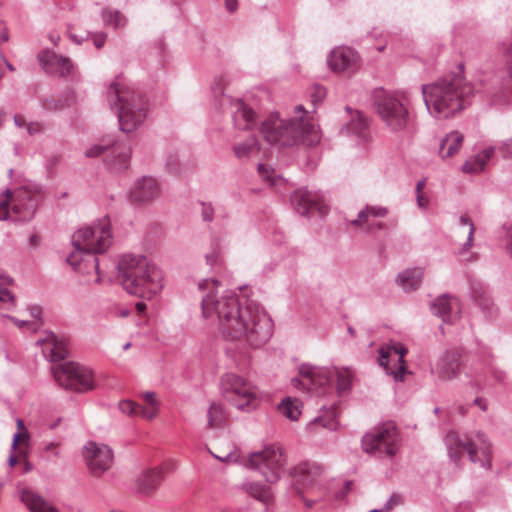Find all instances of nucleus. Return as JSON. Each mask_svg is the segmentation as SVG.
Returning <instances> with one entry per match:
<instances>
[{"label":"nucleus","instance_id":"obj_18","mask_svg":"<svg viewBox=\"0 0 512 512\" xmlns=\"http://www.w3.org/2000/svg\"><path fill=\"white\" fill-rule=\"evenodd\" d=\"M388 213L389 209L385 206L366 205L359 211L357 218L352 220L350 224L363 230L367 234H373L376 231L385 229V224L375 219L384 218Z\"/></svg>","mask_w":512,"mask_h":512},{"label":"nucleus","instance_id":"obj_2","mask_svg":"<svg viewBox=\"0 0 512 512\" xmlns=\"http://www.w3.org/2000/svg\"><path fill=\"white\" fill-rule=\"evenodd\" d=\"M111 242L110 220L105 216L98 223L81 228L72 235L74 250L68 256L67 262L81 273H90L94 270L99 274V261L96 255L104 253Z\"/></svg>","mask_w":512,"mask_h":512},{"label":"nucleus","instance_id":"obj_44","mask_svg":"<svg viewBox=\"0 0 512 512\" xmlns=\"http://www.w3.org/2000/svg\"><path fill=\"white\" fill-rule=\"evenodd\" d=\"M12 199L11 191L6 189L4 194L0 196V220H6L9 215V203Z\"/></svg>","mask_w":512,"mask_h":512},{"label":"nucleus","instance_id":"obj_35","mask_svg":"<svg viewBox=\"0 0 512 512\" xmlns=\"http://www.w3.org/2000/svg\"><path fill=\"white\" fill-rule=\"evenodd\" d=\"M302 403L297 398L286 397L278 405L279 412L291 421L298 420L301 415Z\"/></svg>","mask_w":512,"mask_h":512},{"label":"nucleus","instance_id":"obj_24","mask_svg":"<svg viewBox=\"0 0 512 512\" xmlns=\"http://www.w3.org/2000/svg\"><path fill=\"white\" fill-rule=\"evenodd\" d=\"M431 309L436 316L446 323H452L458 317L460 311L457 300L448 295L437 297L433 301Z\"/></svg>","mask_w":512,"mask_h":512},{"label":"nucleus","instance_id":"obj_30","mask_svg":"<svg viewBox=\"0 0 512 512\" xmlns=\"http://www.w3.org/2000/svg\"><path fill=\"white\" fill-rule=\"evenodd\" d=\"M423 279V270L421 268L407 269L398 274L397 283L405 291L416 290Z\"/></svg>","mask_w":512,"mask_h":512},{"label":"nucleus","instance_id":"obj_4","mask_svg":"<svg viewBox=\"0 0 512 512\" xmlns=\"http://www.w3.org/2000/svg\"><path fill=\"white\" fill-rule=\"evenodd\" d=\"M295 111L300 113L295 119L284 120L278 113H272L264 119L259 130L265 141L279 146L317 144L320 140L318 128L304 117L306 111L302 105H297Z\"/></svg>","mask_w":512,"mask_h":512},{"label":"nucleus","instance_id":"obj_59","mask_svg":"<svg viewBox=\"0 0 512 512\" xmlns=\"http://www.w3.org/2000/svg\"><path fill=\"white\" fill-rule=\"evenodd\" d=\"M506 250L509 256L512 258V225L508 228L507 231Z\"/></svg>","mask_w":512,"mask_h":512},{"label":"nucleus","instance_id":"obj_50","mask_svg":"<svg viewBox=\"0 0 512 512\" xmlns=\"http://www.w3.org/2000/svg\"><path fill=\"white\" fill-rule=\"evenodd\" d=\"M326 96V89L320 85H315L311 92V101L314 105L320 103Z\"/></svg>","mask_w":512,"mask_h":512},{"label":"nucleus","instance_id":"obj_57","mask_svg":"<svg viewBox=\"0 0 512 512\" xmlns=\"http://www.w3.org/2000/svg\"><path fill=\"white\" fill-rule=\"evenodd\" d=\"M502 150L505 158H512V138L503 143Z\"/></svg>","mask_w":512,"mask_h":512},{"label":"nucleus","instance_id":"obj_1","mask_svg":"<svg viewBox=\"0 0 512 512\" xmlns=\"http://www.w3.org/2000/svg\"><path fill=\"white\" fill-rule=\"evenodd\" d=\"M218 285L216 279L199 283L200 290L209 289L202 296L203 316L216 317L219 330L227 340L244 342L253 348L264 345L273 333V323L266 311L254 301H240L233 292L218 296Z\"/></svg>","mask_w":512,"mask_h":512},{"label":"nucleus","instance_id":"obj_16","mask_svg":"<svg viewBox=\"0 0 512 512\" xmlns=\"http://www.w3.org/2000/svg\"><path fill=\"white\" fill-rule=\"evenodd\" d=\"M299 374L301 378H293L292 384L295 388L308 391H318L330 387L332 382V369L315 367L308 364H303L299 367Z\"/></svg>","mask_w":512,"mask_h":512},{"label":"nucleus","instance_id":"obj_11","mask_svg":"<svg viewBox=\"0 0 512 512\" xmlns=\"http://www.w3.org/2000/svg\"><path fill=\"white\" fill-rule=\"evenodd\" d=\"M286 458L280 447L268 446L249 455L246 466L259 471L269 483H276L285 471Z\"/></svg>","mask_w":512,"mask_h":512},{"label":"nucleus","instance_id":"obj_48","mask_svg":"<svg viewBox=\"0 0 512 512\" xmlns=\"http://www.w3.org/2000/svg\"><path fill=\"white\" fill-rule=\"evenodd\" d=\"M119 409L131 416H137V403L131 401V400H123L119 403Z\"/></svg>","mask_w":512,"mask_h":512},{"label":"nucleus","instance_id":"obj_58","mask_svg":"<svg viewBox=\"0 0 512 512\" xmlns=\"http://www.w3.org/2000/svg\"><path fill=\"white\" fill-rule=\"evenodd\" d=\"M26 126H27V131L30 135H34L41 131V125L37 122H30V123L26 124Z\"/></svg>","mask_w":512,"mask_h":512},{"label":"nucleus","instance_id":"obj_42","mask_svg":"<svg viewBox=\"0 0 512 512\" xmlns=\"http://www.w3.org/2000/svg\"><path fill=\"white\" fill-rule=\"evenodd\" d=\"M368 127V123L365 118L359 116L357 120L351 121L350 124L346 126V130L348 132L357 134L359 136L364 137L365 130Z\"/></svg>","mask_w":512,"mask_h":512},{"label":"nucleus","instance_id":"obj_20","mask_svg":"<svg viewBox=\"0 0 512 512\" xmlns=\"http://www.w3.org/2000/svg\"><path fill=\"white\" fill-rule=\"evenodd\" d=\"M159 195V186L152 177H143L135 182L130 190V200L133 203H146Z\"/></svg>","mask_w":512,"mask_h":512},{"label":"nucleus","instance_id":"obj_9","mask_svg":"<svg viewBox=\"0 0 512 512\" xmlns=\"http://www.w3.org/2000/svg\"><path fill=\"white\" fill-rule=\"evenodd\" d=\"M52 374L57 384L65 390L84 393L95 387L92 371L79 363L56 364L52 366Z\"/></svg>","mask_w":512,"mask_h":512},{"label":"nucleus","instance_id":"obj_29","mask_svg":"<svg viewBox=\"0 0 512 512\" xmlns=\"http://www.w3.org/2000/svg\"><path fill=\"white\" fill-rule=\"evenodd\" d=\"M464 136L459 131H452L440 142L439 155L445 159L454 156L460 151Z\"/></svg>","mask_w":512,"mask_h":512},{"label":"nucleus","instance_id":"obj_64","mask_svg":"<svg viewBox=\"0 0 512 512\" xmlns=\"http://www.w3.org/2000/svg\"><path fill=\"white\" fill-rule=\"evenodd\" d=\"M225 5L230 12L237 9V0H225Z\"/></svg>","mask_w":512,"mask_h":512},{"label":"nucleus","instance_id":"obj_12","mask_svg":"<svg viewBox=\"0 0 512 512\" xmlns=\"http://www.w3.org/2000/svg\"><path fill=\"white\" fill-rule=\"evenodd\" d=\"M399 443V435L393 423H384L362 438L363 450L367 453L380 452L387 456L396 454Z\"/></svg>","mask_w":512,"mask_h":512},{"label":"nucleus","instance_id":"obj_52","mask_svg":"<svg viewBox=\"0 0 512 512\" xmlns=\"http://www.w3.org/2000/svg\"><path fill=\"white\" fill-rule=\"evenodd\" d=\"M158 413L157 408H145L139 404H137V416H141L144 419L151 420L156 417Z\"/></svg>","mask_w":512,"mask_h":512},{"label":"nucleus","instance_id":"obj_13","mask_svg":"<svg viewBox=\"0 0 512 512\" xmlns=\"http://www.w3.org/2000/svg\"><path fill=\"white\" fill-rule=\"evenodd\" d=\"M86 157L103 155L107 167L115 173L125 171L129 166L130 149L123 143L97 144L85 152Z\"/></svg>","mask_w":512,"mask_h":512},{"label":"nucleus","instance_id":"obj_3","mask_svg":"<svg viewBox=\"0 0 512 512\" xmlns=\"http://www.w3.org/2000/svg\"><path fill=\"white\" fill-rule=\"evenodd\" d=\"M472 87L460 75H451L422 86L429 113L439 119L455 116L469 104Z\"/></svg>","mask_w":512,"mask_h":512},{"label":"nucleus","instance_id":"obj_22","mask_svg":"<svg viewBox=\"0 0 512 512\" xmlns=\"http://www.w3.org/2000/svg\"><path fill=\"white\" fill-rule=\"evenodd\" d=\"M38 58L48 74L66 76L71 72L72 64L70 60L52 51H43Z\"/></svg>","mask_w":512,"mask_h":512},{"label":"nucleus","instance_id":"obj_40","mask_svg":"<svg viewBox=\"0 0 512 512\" xmlns=\"http://www.w3.org/2000/svg\"><path fill=\"white\" fill-rule=\"evenodd\" d=\"M36 209L35 199L28 197V202L25 204L24 211L22 212L21 205L19 203H14L12 210L16 214H20L21 220H29L33 217Z\"/></svg>","mask_w":512,"mask_h":512},{"label":"nucleus","instance_id":"obj_15","mask_svg":"<svg viewBox=\"0 0 512 512\" xmlns=\"http://www.w3.org/2000/svg\"><path fill=\"white\" fill-rule=\"evenodd\" d=\"M323 469L320 465L311 462L300 463L291 472L296 478L299 493H313L316 490H327L323 477Z\"/></svg>","mask_w":512,"mask_h":512},{"label":"nucleus","instance_id":"obj_21","mask_svg":"<svg viewBox=\"0 0 512 512\" xmlns=\"http://www.w3.org/2000/svg\"><path fill=\"white\" fill-rule=\"evenodd\" d=\"M163 479V469L161 467L146 469L137 477L136 490L141 495L152 496Z\"/></svg>","mask_w":512,"mask_h":512},{"label":"nucleus","instance_id":"obj_23","mask_svg":"<svg viewBox=\"0 0 512 512\" xmlns=\"http://www.w3.org/2000/svg\"><path fill=\"white\" fill-rule=\"evenodd\" d=\"M462 367L461 355L454 351H448L437 364V375L442 380H452L458 376Z\"/></svg>","mask_w":512,"mask_h":512},{"label":"nucleus","instance_id":"obj_41","mask_svg":"<svg viewBox=\"0 0 512 512\" xmlns=\"http://www.w3.org/2000/svg\"><path fill=\"white\" fill-rule=\"evenodd\" d=\"M459 222L462 226H468V236L466 242L463 244L462 249L460 250V254L467 252L473 246V236L475 233V226L470 217L467 215H461L459 218Z\"/></svg>","mask_w":512,"mask_h":512},{"label":"nucleus","instance_id":"obj_38","mask_svg":"<svg viewBox=\"0 0 512 512\" xmlns=\"http://www.w3.org/2000/svg\"><path fill=\"white\" fill-rule=\"evenodd\" d=\"M227 420L224 406L220 403H211L208 409V427L211 429L221 428Z\"/></svg>","mask_w":512,"mask_h":512},{"label":"nucleus","instance_id":"obj_47","mask_svg":"<svg viewBox=\"0 0 512 512\" xmlns=\"http://www.w3.org/2000/svg\"><path fill=\"white\" fill-rule=\"evenodd\" d=\"M205 259L206 263L212 268L219 267L222 264V259L218 248H214L211 253L206 254Z\"/></svg>","mask_w":512,"mask_h":512},{"label":"nucleus","instance_id":"obj_10","mask_svg":"<svg viewBox=\"0 0 512 512\" xmlns=\"http://www.w3.org/2000/svg\"><path fill=\"white\" fill-rule=\"evenodd\" d=\"M223 397L239 410H250L256 407L257 390L246 379L234 373H226L221 378Z\"/></svg>","mask_w":512,"mask_h":512},{"label":"nucleus","instance_id":"obj_33","mask_svg":"<svg viewBox=\"0 0 512 512\" xmlns=\"http://www.w3.org/2000/svg\"><path fill=\"white\" fill-rule=\"evenodd\" d=\"M11 277L0 272V310H10L16 306L15 295L7 289V285L12 284Z\"/></svg>","mask_w":512,"mask_h":512},{"label":"nucleus","instance_id":"obj_6","mask_svg":"<svg viewBox=\"0 0 512 512\" xmlns=\"http://www.w3.org/2000/svg\"><path fill=\"white\" fill-rule=\"evenodd\" d=\"M107 101L118 116L119 128L131 133L142 125L147 116V104L143 96L131 87L113 81L106 91Z\"/></svg>","mask_w":512,"mask_h":512},{"label":"nucleus","instance_id":"obj_25","mask_svg":"<svg viewBox=\"0 0 512 512\" xmlns=\"http://www.w3.org/2000/svg\"><path fill=\"white\" fill-rule=\"evenodd\" d=\"M37 344L43 346V354L51 362L63 360L68 355L66 341L58 339L53 333H49L44 339L37 340Z\"/></svg>","mask_w":512,"mask_h":512},{"label":"nucleus","instance_id":"obj_7","mask_svg":"<svg viewBox=\"0 0 512 512\" xmlns=\"http://www.w3.org/2000/svg\"><path fill=\"white\" fill-rule=\"evenodd\" d=\"M375 107L390 132L406 138L416 133L415 119L409 112L406 99L397 94L381 92L375 96Z\"/></svg>","mask_w":512,"mask_h":512},{"label":"nucleus","instance_id":"obj_46","mask_svg":"<svg viewBox=\"0 0 512 512\" xmlns=\"http://www.w3.org/2000/svg\"><path fill=\"white\" fill-rule=\"evenodd\" d=\"M310 494L315 495V497L307 498L304 495L302 496L304 504L307 508H312L317 502L323 500L325 498V496L327 495V490H316Z\"/></svg>","mask_w":512,"mask_h":512},{"label":"nucleus","instance_id":"obj_27","mask_svg":"<svg viewBox=\"0 0 512 512\" xmlns=\"http://www.w3.org/2000/svg\"><path fill=\"white\" fill-rule=\"evenodd\" d=\"M256 112L247 106L242 100H237L233 112V121L235 127L241 130H250L256 124Z\"/></svg>","mask_w":512,"mask_h":512},{"label":"nucleus","instance_id":"obj_45","mask_svg":"<svg viewBox=\"0 0 512 512\" xmlns=\"http://www.w3.org/2000/svg\"><path fill=\"white\" fill-rule=\"evenodd\" d=\"M316 424H320L324 428L335 430L337 428L336 414L334 410H331L327 414V419L319 417L315 419Z\"/></svg>","mask_w":512,"mask_h":512},{"label":"nucleus","instance_id":"obj_36","mask_svg":"<svg viewBox=\"0 0 512 512\" xmlns=\"http://www.w3.org/2000/svg\"><path fill=\"white\" fill-rule=\"evenodd\" d=\"M473 295L478 306L488 318H494L497 316L498 308L485 290L474 289Z\"/></svg>","mask_w":512,"mask_h":512},{"label":"nucleus","instance_id":"obj_61","mask_svg":"<svg viewBox=\"0 0 512 512\" xmlns=\"http://www.w3.org/2000/svg\"><path fill=\"white\" fill-rule=\"evenodd\" d=\"M416 200L420 208H426L429 203L428 198H425L422 193L417 194Z\"/></svg>","mask_w":512,"mask_h":512},{"label":"nucleus","instance_id":"obj_37","mask_svg":"<svg viewBox=\"0 0 512 512\" xmlns=\"http://www.w3.org/2000/svg\"><path fill=\"white\" fill-rule=\"evenodd\" d=\"M337 378V392L341 396L344 393L348 392L351 387L352 380L354 378V373L349 368H332V379Z\"/></svg>","mask_w":512,"mask_h":512},{"label":"nucleus","instance_id":"obj_5","mask_svg":"<svg viewBox=\"0 0 512 512\" xmlns=\"http://www.w3.org/2000/svg\"><path fill=\"white\" fill-rule=\"evenodd\" d=\"M118 280L124 289L142 298H152L162 288V273L142 255H124L118 262Z\"/></svg>","mask_w":512,"mask_h":512},{"label":"nucleus","instance_id":"obj_60","mask_svg":"<svg viewBox=\"0 0 512 512\" xmlns=\"http://www.w3.org/2000/svg\"><path fill=\"white\" fill-rule=\"evenodd\" d=\"M42 309L40 306L34 305L30 307V314L33 318L40 320Z\"/></svg>","mask_w":512,"mask_h":512},{"label":"nucleus","instance_id":"obj_63","mask_svg":"<svg viewBox=\"0 0 512 512\" xmlns=\"http://www.w3.org/2000/svg\"><path fill=\"white\" fill-rule=\"evenodd\" d=\"M14 123L19 128L26 126V120H25L24 116H22L20 114H16L14 116Z\"/></svg>","mask_w":512,"mask_h":512},{"label":"nucleus","instance_id":"obj_31","mask_svg":"<svg viewBox=\"0 0 512 512\" xmlns=\"http://www.w3.org/2000/svg\"><path fill=\"white\" fill-rule=\"evenodd\" d=\"M242 489L251 497L266 505H268L273 499V493L270 486L260 482L243 483Z\"/></svg>","mask_w":512,"mask_h":512},{"label":"nucleus","instance_id":"obj_43","mask_svg":"<svg viewBox=\"0 0 512 512\" xmlns=\"http://www.w3.org/2000/svg\"><path fill=\"white\" fill-rule=\"evenodd\" d=\"M258 172L263 180H265L269 185H275L277 183V178H279V175H277L276 172L270 167L264 164H259Z\"/></svg>","mask_w":512,"mask_h":512},{"label":"nucleus","instance_id":"obj_28","mask_svg":"<svg viewBox=\"0 0 512 512\" xmlns=\"http://www.w3.org/2000/svg\"><path fill=\"white\" fill-rule=\"evenodd\" d=\"M21 501L31 512H58L54 506L30 489L21 491Z\"/></svg>","mask_w":512,"mask_h":512},{"label":"nucleus","instance_id":"obj_53","mask_svg":"<svg viewBox=\"0 0 512 512\" xmlns=\"http://www.w3.org/2000/svg\"><path fill=\"white\" fill-rule=\"evenodd\" d=\"M201 216L206 222H211L214 217V208L210 203L201 202Z\"/></svg>","mask_w":512,"mask_h":512},{"label":"nucleus","instance_id":"obj_39","mask_svg":"<svg viewBox=\"0 0 512 512\" xmlns=\"http://www.w3.org/2000/svg\"><path fill=\"white\" fill-rule=\"evenodd\" d=\"M102 19L105 25H113L115 28L124 27L126 18L118 10L105 8L102 10Z\"/></svg>","mask_w":512,"mask_h":512},{"label":"nucleus","instance_id":"obj_19","mask_svg":"<svg viewBox=\"0 0 512 512\" xmlns=\"http://www.w3.org/2000/svg\"><path fill=\"white\" fill-rule=\"evenodd\" d=\"M328 64L334 72L353 73L360 67V56L354 49L340 46L331 51Z\"/></svg>","mask_w":512,"mask_h":512},{"label":"nucleus","instance_id":"obj_56","mask_svg":"<svg viewBox=\"0 0 512 512\" xmlns=\"http://www.w3.org/2000/svg\"><path fill=\"white\" fill-rule=\"evenodd\" d=\"M143 399L151 406V408H157L156 395L154 392H145L143 394Z\"/></svg>","mask_w":512,"mask_h":512},{"label":"nucleus","instance_id":"obj_54","mask_svg":"<svg viewBox=\"0 0 512 512\" xmlns=\"http://www.w3.org/2000/svg\"><path fill=\"white\" fill-rule=\"evenodd\" d=\"M93 39V43L96 48L100 49L104 46L107 35L103 32L94 33L91 35Z\"/></svg>","mask_w":512,"mask_h":512},{"label":"nucleus","instance_id":"obj_51","mask_svg":"<svg viewBox=\"0 0 512 512\" xmlns=\"http://www.w3.org/2000/svg\"><path fill=\"white\" fill-rule=\"evenodd\" d=\"M500 49L507 58L506 64L508 66L509 73L512 75V41L509 43L503 42Z\"/></svg>","mask_w":512,"mask_h":512},{"label":"nucleus","instance_id":"obj_34","mask_svg":"<svg viewBox=\"0 0 512 512\" xmlns=\"http://www.w3.org/2000/svg\"><path fill=\"white\" fill-rule=\"evenodd\" d=\"M260 151V143L255 136H251L244 142L235 144L233 152L238 159L249 158Z\"/></svg>","mask_w":512,"mask_h":512},{"label":"nucleus","instance_id":"obj_26","mask_svg":"<svg viewBox=\"0 0 512 512\" xmlns=\"http://www.w3.org/2000/svg\"><path fill=\"white\" fill-rule=\"evenodd\" d=\"M291 201L296 211L302 216H307L314 210L322 213V207L318 203L316 196L307 190L296 191L292 195Z\"/></svg>","mask_w":512,"mask_h":512},{"label":"nucleus","instance_id":"obj_49","mask_svg":"<svg viewBox=\"0 0 512 512\" xmlns=\"http://www.w3.org/2000/svg\"><path fill=\"white\" fill-rule=\"evenodd\" d=\"M403 502V498L398 493H393L387 502L384 504L382 510L383 512H390L395 506L400 505Z\"/></svg>","mask_w":512,"mask_h":512},{"label":"nucleus","instance_id":"obj_8","mask_svg":"<svg viewBox=\"0 0 512 512\" xmlns=\"http://www.w3.org/2000/svg\"><path fill=\"white\" fill-rule=\"evenodd\" d=\"M445 443L453 461L457 462L465 450L471 462L490 469L492 445L484 433L477 432L474 436H466L465 441H462L455 432L451 431L447 433Z\"/></svg>","mask_w":512,"mask_h":512},{"label":"nucleus","instance_id":"obj_32","mask_svg":"<svg viewBox=\"0 0 512 512\" xmlns=\"http://www.w3.org/2000/svg\"><path fill=\"white\" fill-rule=\"evenodd\" d=\"M493 148L485 149L481 153L466 160L462 166V171L467 174H475L484 170L486 163L492 157Z\"/></svg>","mask_w":512,"mask_h":512},{"label":"nucleus","instance_id":"obj_14","mask_svg":"<svg viewBox=\"0 0 512 512\" xmlns=\"http://www.w3.org/2000/svg\"><path fill=\"white\" fill-rule=\"evenodd\" d=\"M378 363L388 374L393 375L396 381H402L406 373L404 357L407 354V348L401 343H392L382 346L378 350Z\"/></svg>","mask_w":512,"mask_h":512},{"label":"nucleus","instance_id":"obj_17","mask_svg":"<svg viewBox=\"0 0 512 512\" xmlns=\"http://www.w3.org/2000/svg\"><path fill=\"white\" fill-rule=\"evenodd\" d=\"M83 457L94 476H101L110 469L113 463V452L110 447L105 444L96 442H88L83 449Z\"/></svg>","mask_w":512,"mask_h":512},{"label":"nucleus","instance_id":"obj_62","mask_svg":"<svg viewBox=\"0 0 512 512\" xmlns=\"http://www.w3.org/2000/svg\"><path fill=\"white\" fill-rule=\"evenodd\" d=\"M9 39L8 30L4 25L0 24V44L7 42Z\"/></svg>","mask_w":512,"mask_h":512},{"label":"nucleus","instance_id":"obj_55","mask_svg":"<svg viewBox=\"0 0 512 512\" xmlns=\"http://www.w3.org/2000/svg\"><path fill=\"white\" fill-rule=\"evenodd\" d=\"M28 438H29V436L25 432L24 433L17 432L16 434H14L13 441H12V449L14 450L16 448V446L18 445V443L25 442L28 440Z\"/></svg>","mask_w":512,"mask_h":512}]
</instances>
